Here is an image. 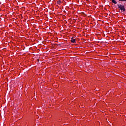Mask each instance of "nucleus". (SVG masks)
<instances>
[{
    "label": "nucleus",
    "instance_id": "nucleus-2",
    "mask_svg": "<svg viewBox=\"0 0 126 126\" xmlns=\"http://www.w3.org/2000/svg\"><path fill=\"white\" fill-rule=\"evenodd\" d=\"M71 43H73V44H75L76 43L75 39H73V37L71 38Z\"/></svg>",
    "mask_w": 126,
    "mask_h": 126
},
{
    "label": "nucleus",
    "instance_id": "nucleus-5",
    "mask_svg": "<svg viewBox=\"0 0 126 126\" xmlns=\"http://www.w3.org/2000/svg\"><path fill=\"white\" fill-rule=\"evenodd\" d=\"M119 1H126V0H119Z\"/></svg>",
    "mask_w": 126,
    "mask_h": 126
},
{
    "label": "nucleus",
    "instance_id": "nucleus-3",
    "mask_svg": "<svg viewBox=\"0 0 126 126\" xmlns=\"http://www.w3.org/2000/svg\"><path fill=\"white\" fill-rule=\"evenodd\" d=\"M111 1L113 3H114V4H117V1H116L115 0H112Z\"/></svg>",
    "mask_w": 126,
    "mask_h": 126
},
{
    "label": "nucleus",
    "instance_id": "nucleus-1",
    "mask_svg": "<svg viewBox=\"0 0 126 126\" xmlns=\"http://www.w3.org/2000/svg\"><path fill=\"white\" fill-rule=\"evenodd\" d=\"M118 7L120 8V9L124 12L126 11V8H125V6L124 5H122L121 4H118Z\"/></svg>",
    "mask_w": 126,
    "mask_h": 126
},
{
    "label": "nucleus",
    "instance_id": "nucleus-4",
    "mask_svg": "<svg viewBox=\"0 0 126 126\" xmlns=\"http://www.w3.org/2000/svg\"><path fill=\"white\" fill-rule=\"evenodd\" d=\"M57 3H58V4H60V3H62V1H61V0H58L57 1Z\"/></svg>",
    "mask_w": 126,
    "mask_h": 126
}]
</instances>
